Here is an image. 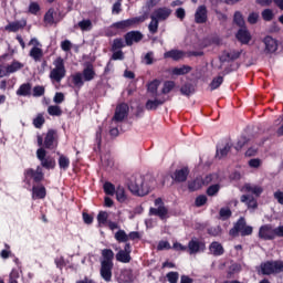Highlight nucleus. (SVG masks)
<instances>
[{
  "mask_svg": "<svg viewBox=\"0 0 283 283\" xmlns=\"http://www.w3.org/2000/svg\"><path fill=\"white\" fill-rule=\"evenodd\" d=\"M48 195L45 188L42 185L33 186L32 188V199L33 200H43Z\"/></svg>",
  "mask_w": 283,
  "mask_h": 283,
  "instance_id": "nucleus-21",
  "label": "nucleus"
},
{
  "mask_svg": "<svg viewBox=\"0 0 283 283\" xmlns=\"http://www.w3.org/2000/svg\"><path fill=\"white\" fill-rule=\"evenodd\" d=\"M129 113V106L125 103L119 104L115 109V115L113 117V123H123L127 118Z\"/></svg>",
  "mask_w": 283,
  "mask_h": 283,
  "instance_id": "nucleus-10",
  "label": "nucleus"
},
{
  "mask_svg": "<svg viewBox=\"0 0 283 283\" xmlns=\"http://www.w3.org/2000/svg\"><path fill=\"white\" fill-rule=\"evenodd\" d=\"M116 260L123 264H129L132 262V245L129 243H126L124 250H120L116 254Z\"/></svg>",
  "mask_w": 283,
  "mask_h": 283,
  "instance_id": "nucleus-11",
  "label": "nucleus"
},
{
  "mask_svg": "<svg viewBox=\"0 0 283 283\" xmlns=\"http://www.w3.org/2000/svg\"><path fill=\"white\" fill-rule=\"evenodd\" d=\"M186 53L181 50H171L164 53V59H172V61H180L185 59Z\"/></svg>",
  "mask_w": 283,
  "mask_h": 283,
  "instance_id": "nucleus-22",
  "label": "nucleus"
},
{
  "mask_svg": "<svg viewBox=\"0 0 283 283\" xmlns=\"http://www.w3.org/2000/svg\"><path fill=\"white\" fill-rule=\"evenodd\" d=\"M210 253L212 255H223L224 254V248L222 247V244L218 241H214L210 244L209 247Z\"/></svg>",
  "mask_w": 283,
  "mask_h": 283,
  "instance_id": "nucleus-30",
  "label": "nucleus"
},
{
  "mask_svg": "<svg viewBox=\"0 0 283 283\" xmlns=\"http://www.w3.org/2000/svg\"><path fill=\"white\" fill-rule=\"evenodd\" d=\"M48 114L50 116H62L63 109L59 105H51L48 107Z\"/></svg>",
  "mask_w": 283,
  "mask_h": 283,
  "instance_id": "nucleus-43",
  "label": "nucleus"
},
{
  "mask_svg": "<svg viewBox=\"0 0 283 283\" xmlns=\"http://www.w3.org/2000/svg\"><path fill=\"white\" fill-rule=\"evenodd\" d=\"M242 191H244L245 193H253V196H255L256 198H260V196H262V192L264 191V189L262 188V186H258V185H253V184H245L242 187Z\"/></svg>",
  "mask_w": 283,
  "mask_h": 283,
  "instance_id": "nucleus-17",
  "label": "nucleus"
},
{
  "mask_svg": "<svg viewBox=\"0 0 283 283\" xmlns=\"http://www.w3.org/2000/svg\"><path fill=\"white\" fill-rule=\"evenodd\" d=\"M54 67L50 72V78L53 83H61L65 78V62L62 57H57L53 61Z\"/></svg>",
  "mask_w": 283,
  "mask_h": 283,
  "instance_id": "nucleus-3",
  "label": "nucleus"
},
{
  "mask_svg": "<svg viewBox=\"0 0 283 283\" xmlns=\"http://www.w3.org/2000/svg\"><path fill=\"white\" fill-rule=\"evenodd\" d=\"M189 72H191V66L182 65L180 67L172 69L171 74H174L175 76H182L185 74H189Z\"/></svg>",
  "mask_w": 283,
  "mask_h": 283,
  "instance_id": "nucleus-36",
  "label": "nucleus"
},
{
  "mask_svg": "<svg viewBox=\"0 0 283 283\" xmlns=\"http://www.w3.org/2000/svg\"><path fill=\"white\" fill-rule=\"evenodd\" d=\"M122 280L123 282H126V283L134 282V274L132 273V270H124L122 272Z\"/></svg>",
  "mask_w": 283,
  "mask_h": 283,
  "instance_id": "nucleus-49",
  "label": "nucleus"
},
{
  "mask_svg": "<svg viewBox=\"0 0 283 283\" xmlns=\"http://www.w3.org/2000/svg\"><path fill=\"white\" fill-rule=\"evenodd\" d=\"M158 87H160V80H153L147 85V92L149 96H160V93H158Z\"/></svg>",
  "mask_w": 283,
  "mask_h": 283,
  "instance_id": "nucleus-24",
  "label": "nucleus"
},
{
  "mask_svg": "<svg viewBox=\"0 0 283 283\" xmlns=\"http://www.w3.org/2000/svg\"><path fill=\"white\" fill-rule=\"evenodd\" d=\"M36 158L40 160L41 166L44 167V169H54V167H56L54 158L48 156V153L43 148H39L36 150Z\"/></svg>",
  "mask_w": 283,
  "mask_h": 283,
  "instance_id": "nucleus-6",
  "label": "nucleus"
},
{
  "mask_svg": "<svg viewBox=\"0 0 283 283\" xmlns=\"http://www.w3.org/2000/svg\"><path fill=\"white\" fill-rule=\"evenodd\" d=\"M202 178L198 177L197 179L188 184V188L190 191H198V189H202Z\"/></svg>",
  "mask_w": 283,
  "mask_h": 283,
  "instance_id": "nucleus-39",
  "label": "nucleus"
},
{
  "mask_svg": "<svg viewBox=\"0 0 283 283\" xmlns=\"http://www.w3.org/2000/svg\"><path fill=\"white\" fill-rule=\"evenodd\" d=\"M155 207L157 208H150V216H158V218L165 220V218H167V213H169V210L166 209L165 203H163V199L157 198L155 200Z\"/></svg>",
  "mask_w": 283,
  "mask_h": 283,
  "instance_id": "nucleus-8",
  "label": "nucleus"
},
{
  "mask_svg": "<svg viewBox=\"0 0 283 283\" xmlns=\"http://www.w3.org/2000/svg\"><path fill=\"white\" fill-rule=\"evenodd\" d=\"M59 167L60 169L66 171V169L70 168V158H67L65 155H60Z\"/></svg>",
  "mask_w": 283,
  "mask_h": 283,
  "instance_id": "nucleus-44",
  "label": "nucleus"
},
{
  "mask_svg": "<svg viewBox=\"0 0 283 283\" xmlns=\"http://www.w3.org/2000/svg\"><path fill=\"white\" fill-rule=\"evenodd\" d=\"M169 283H178V279L180 277V274L178 272H169L166 275Z\"/></svg>",
  "mask_w": 283,
  "mask_h": 283,
  "instance_id": "nucleus-56",
  "label": "nucleus"
},
{
  "mask_svg": "<svg viewBox=\"0 0 283 283\" xmlns=\"http://www.w3.org/2000/svg\"><path fill=\"white\" fill-rule=\"evenodd\" d=\"M219 214L222 220H229L231 218V209L221 208Z\"/></svg>",
  "mask_w": 283,
  "mask_h": 283,
  "instance_id": "nucleus-58",
  "label": "nucleus"
},
{
  "mask_svg": "<svg viewBox=\"0 0 283 283\" xmlns=\"http://www.w3.org/2000/svg\"><path fill=\"white\" fill-rule=\"evenodd\" d=\"M151 17H154L158 21H167V19L171 17V9L167 7L158 8L151 13Z\"/></svg>",
  "mask_w": 283,
  "mask_h": 283,
  "instance_id": "nucleus-15",
  "label": "nucleus"
},
{
  "mask_svg": "<svg viewBox=\"0 0 283 283\" xmlns=\"http://www.w3.org/2000/svg\"><path fill=\"white\" fill-rule=\"evenodd\" d=\"M274 198L279 205H283V191L277 190L274 192Z\"/></svg>",
  "mask_w": 283,
  "mask_h": 283,
  "instance_id": "nucleus-64",
  "label": "nucleus"
},
{
  "mask_svg": "<svg viewBox=\"0 0 283 283\" xmlns=\"http://www.w3.org/2000/svg\"><path fill=\"white\" fill-rule=\"evenodd\" d=\"M262 275L283 273V261H268L260 265Z\"/></svg>",
  "mask_w": 283,
  "mask_h": 283,
  "instance_id": "nucleus-4",
  "label": "nucleus"
},
{
  "mask_svg": "<svg viewBox=\"0 0 283 283\" xmlns=\"http://www.w3.org/2000/svg\"><path fill=\"white\" fill-rule=\"evenodd\" d=\"M218 174H212L206 176V178L202 180L203 185H211V182H218Z\"/></svg>",
  "mask_w": 283,
  "mask_h": 283,
  "instance_id": "nucleus-55",
  "label": "nucleus"
},
{
  "mask_svg": "<svg viewBox=\"0 0 283 283\" xmlns=\"http://www.w3.org/2000/svg\"><path fill=\"white\" fill-rule=\"evenodd\" d=\"M195 92H196V86H193V84L191 83H187L180 88V93L184 96H191V94H195Z\"/></svg>",
  "mask_w": 283,
  "mask_h": 283,
  "instance_id": "nucleus-37",
  "label": "nucleus"
},
{
  "mask_svg": "<svg viewBox=\"0 0 283 283\" xmlns=\"http://www.w3.org/2000/svg\"><path fill=\"white\" fill-rule=\"evenodd\" d=\"M262 19L264 21H272L273 20V10L265 9L262 11Z\"/></svg>",
  "mask_w": 283,
  "mask_h": 283,
  "instance_id": "nucleus-60",
  "label": "nucleus"
},
{
  "mask_svg": "<svg viewBox=\"0 0 283 283\" xmlns=\"http://www.w3.org/2000/svg\"><path fill=\"white\" fill-rule=\"evenodd\" d=\"M57 138L59 135L55 133V130H49L44 137V147L46 149H54L57 145Z\"/></svg>",
  "mask_w": 283,
  "mask_h": 283,
  "instance_id": "nucleus-14",
  "label": "nucleus"
},
{
  "mask_svg": "<svg viewBox=\"0 0 283 283\" xmlns=\"http://www.w3.org/2000/svg\"><path fill=\"white\" fill-rule=\"evenodd\" d=\"M115 240L117 242H128L129 241V237L127 235V232H125V230H118L115 233Z\"/></svg>",
  "mask_w": 283,
  "mask_h": 283,
  "instance_id": "nucleus-46",
  "label": "nucleus"
},
{
  "mask_svg": "<svg viewBox=\"0 0 283 283\" xmlns=\"http://www.w3.org/2000/svg\"><path fill=\"white\" fill-rule=\"evenodd\" d=\"M187 176H189V169L181 168V169L175 171L172 178L177 182H185V180H187Z\"/></svg>",
  "mask_w": 283,
  "mask_h": 283,
  "instance_id": "nucleus-29",
  "label": "nucleus"
},
{
  "mask_svg": "<svg viewBox=\"0 0 283 283\" xmlns=\"http://www.w3.org/2000/svg\"><path fill=\"white\" fill-rule=\"evenodd\" d=\"M176 87V82L174 81H166L163 84L160 94H169Z\"/></svg>",
  "mask_w": 283,
  "mask_h": 283,
  "instance_id": "nucleus-40",
  "label": "nucleus"
},
{
  "mask_svg": "<svg viewBox=\"0 0 283 283\" xmlns=\"http://www.w3.org/2000/svg\"><path fill=\"white\" fill-rule=\"evenodd\" d=\"M61 49L63 50V52H70V50H72V42L70 40L62 41Z\"/></svg>",
  "mask_w": 283,
  "mask_h": 283,
  "instance_id": "nucleus-63",
  "label": "nucleus"
},
{
  "mask_svg": "<svg viewBox=\"0 0 283 283\" xmlns=\"http://www.w3.org/2000/svg\"><path fill=\"white\" fill-rule=\"evenodd\" d=\"M122 48H125V42L123 39H115L112 45V50L116 52V50H120Z\"/></svg>",
  "mask_w": 283,
  "mask_h": 283,
  "instance_id": "nucleus-57",
  "label": "nucleus"
},
{
  "mask_svg": "<svg viewBox=\"0 0 283 283\" xmlns=\"http://www.w3.org/2000/svg\"><path fill=\"white\" fill-rule=\"evenodd\" d=\"M259 238L261 240H275V238H283V224L277 228H273L270 223L261 226L259 229Z\"/></svg>",
  "mask_w": 283,
  "mask_h": 283,
  "instance_id": "nucleus-2",
  "label": "nucleus"
},
{
  "mask_svg": "<svg viewBox=\"0 0 283 283\" xmlns=\"http://www.w3.org/2000/svg\"><path fill=\"white\" fill-rule=\"evenodd\" d=\"M72 81L75 87H83V74L82 73H75L72 75Z\"/></svg>",
  "mask_w": 283,
  "mask_h": 283,
  "instance_id": "nucleus-48",
  "label": "nucleus"
},
{
  "mask_svg": "<svg viewBox=\"0 0 283 283\" xmlns=\"http://www.w3.org/2000/svg\"><path fill=\"white\" fill-rule=\"evenodd\" d=\"M241 202L247 205L248 209H258V200L254 199L251 195L241 196Z\"/></svg>",
  "mask_w": 283,
  "mask_h": 283,
  "instance_id": "nucleus-26",
  "label": "nucleus"
},
{
  "mask_svg": "<svg viewBox=\"0 0 283 283\" xmlns=\"http://www.w3.org/2000/svg\"><path fill=\"white\" fill-rule=\"evenodd\" d=\"M32 92V85H30V83H24L22 84L18 91H17V95L18 96H30V93Z\"/></svg>",
  "mask_w": 283,
  "mask_h": 283,
  "instance_id": "nucleus-33",
  "label": "nucleus"
},
{
  "mask_svg": "<svg viewBox=\"0 0 283 283\" xmlns=\"http://www.w3.org/2000/svg\"><path fill=\"white\" fill-rule=\"evenodd\" d=\"M145 65H153L154 63V52H148L145 54L144 59H143Z\"/></svg>",
  "mask_w": 283,
  "mask_h": 283,
  "instance_id": "nucleus-61",
  "label": "nucleus"
},
{
  "mask_svg": "<svg viewBox=\"0 0 283 283\" xmlns=\"http://www.w3.org/2000/svg\"><path fill=\"white\" fill-rule=\"evenodd\" d=\"M21 28H23V25H21V23L11 22L6 27V30H8L9 32H19V30H21Z\"/></svg>",
  "mask_w": 283,
  "mask_h": 283,
  "instance_id": "nucleus-53",
  "label": "nucleus"
},
{
  "mask_svg": "<svg viewBox=\"0 0 283 283\" xmlns=\"http://www.w3.org/2000/svg\"><path fill=\"white\" fill-rule=\"evenodd\" d=\"M150 23L148 25V30L150 34H156L158 32V25L160 23V20L156 19L154 15H150Z\"/></svg>",
  "mask_w": 283,
  "mask_h": 283,
  "instance_id": "nucleus-41",
  "label": "nucleus"
},
{
  "mask_svg": "<svg viewBox=\"0 0 283 283\" xmlns=\"http://www.w3.org/2000/svg\"><path fill=\"white\" fill-rule=\"evenodd\" d=\"M263 43L265 45V54H273V52H277V41L272 36H265L263 39Z\"/></svg>",
  "mask_w": 283,
  "mask_h": 283,
  "instance_id": "nucleus-16",
  "label": "nucleus"
},
{
  "mask_svg": "<svg viewBox=\"0 0 283 283\" xmlns=\"http://www.w3.org/2000/svg\"><path fill=\"white\" fill-rule=\"evenodd\" d=\"M19 70H23V63L19 61H13L12 64L7 65V72H9V74H14V72H19Z\"/></svg>",
  "mask_w": 283,
  "mask_h": 283,
  "instance_id": "nucleus-38",
  "label": "nucleus"
},
{
  "mask_svg": "<svg viewBox=\"0 0 283 283\" xmlns=\"http://www.w3.org/2000/svg\"><path fill=\"white\" fill-rule=\"evenodd\" d=\"M114 269V264L109 263H101V277H103L106 282H112V270Z\"/></svg>",
  "mask_w": 283,
  "mask_h": 283,
  "instance_id": "nucleus-18",
  "label": "nucleus"
},
{
  "mask_svg": "<svg viewBox=\"0 0 283 283\" xmlns=\"http://www.w3.org/2000/svg\"><path fill=\"white\" fill-rule=\"evenodd\" d=\"M146 19H147V17L142 15V17L123 20L119 22H115L113 24V28H116L117 30H127V28H132V25H136L138 23L145 22Z\"/></svg>",
  "mask_w": 283,
  "mask_h": 283,
  "instance_id": "nucleus-7",
  "label": "nucleus"
},
{
  "mask_svg": "<svg viewBox=\"0 0 283 283\" xmlns=\"http://www.w3.org/2000/svg\"><path fill=\"white\" fill-rule=\"evenodd\" d=\"M223 82H224V78L222 76H218V77L213 78L210 84V90H212V91L218 90V87H220Z\"/></svg>",
  "mask_w": 283,
  "mask_h": 283,
  "instance_id": "nucleus-52",
  "label": "nucleus"
},
{
  "mask_svg": "<svg viewBox=\"0 0 283 283\" xmlns=\"http://www.w3.org/2000/svg\"><path fill=\"white\" fill-rule=\"evenodd\" d=\"M234 23H237V25H244V18L242 17V13H240V11H237L234 13Z\"/></svg>",
  "mask_w": 283,
  "mask_h": 283,
  "instance_id": "nucleus-62",
  "label": "nucleus"
},
{
  "mask_svg": "<svg viewBox=\"0 0 283 283\" xmlns=\"http://www.w3.org/2000/svg\"><path fill=\"white\" fill-rule=\"evenodd\" d=\"M123 12V1L117 0L112 8V14H120Z\"/></svg>",
  "mask_w": 283,
  "mask_h": 283,
  "instance_id": "nucleus-54",
  "label": "nucleus"
},
{
  "mask_svg": "<svg viewBox=\"0 0 283 283\" xmlns=\"http://www.w3.org/2000/svg\"><path fill=\"white\" fill-rule=\"evenodd\" d=\"M237 39L242 43L243 45H248L251 41V33L247 29H240L237 33Z\"/></svg>",
  "mask_w": 283,
  "mask_h": 283,
  "instance_id": "nucleus-23",
  "label": "nucleus"
},
{
  "mask_svg": "<svg viewBox=\"0 0 283 283\" xmlns=\"http://www.w3.org/2000/svg\"><path fill=\"white\" fill-rule=\"evenodd\" d=\"M25 182L30 185V178H33L34 182H41L43 180V169L38 167L36 170L29 168L24 172Z\"/></svg>",
  "mask_w": 283,
  "mask_h": 283,
  "instance_id": "nucleus-12",
  "label": "nucleus"
},
{
  "mask_svg": "<svg viewBox=\"0 0 283 283\" xmlns=\"http://www.w3.org/2000/svg\"><path fill=\"white\" fill-rule=\"evenodd\" d=\"M154 99H148L146 102V109L148 111H154L158 109L160 105H164V103L167 101L165 97H159V96H153Z\"/></svg>",
  "mask_w": 283,
  "mask_h": 283,
  "instance_id": "nucleus-19",
  "label": "nucleus"
},
{
  "mask_svg": "<svg viewBox=\"0 0 283 283\" xmlns=\"http://www.w3.org/2000/svg\"><path fill=\"white\" fill-rule=\"evenodd\" d=\"M45 25H54L56 23V11L54 9H49L44 14Z\"/></svg>",
  "mask_w": 283,
  "mask_h": 283,
  "instance_id": "nucleus-31",
  "label": "nucleus"
},
{
  "mask_svg": "<svg viewBox=\"0 0 283 283\" xmlns=\"http://www.w3.org/2000/svg\"><path fill=\"white\" fill-rule=\"evenodd\" d=\"M208 19H209V11L207 10V6L205 4L199 6L195 12V22L207 23Z\"/></svg>",
  "mask_w": 283,
  "mask_h": 283,
  "instance_id": "nucleus-13",
  "label": "nucleus"
},
{
  "mask_svg": "<svg viewBox=\"0 0 283 283\" xmlns=\"http://www.w3.org/2000/svg\"><path fill=\"white\" fill-rule=\"evenodd\" d=\"M33 125L36 129H41L43 125H45V117L43 114H38L36 117L33 119Z\"/></svg>",
  "mask_w": 283,
  "mask_h": 283,
  "instance_id": "nucleus-47",
  "label": "nucleus"
},
{
  "mask_svg": "<svg viewBox=\"0 0 283 283\" xmlns=\"http://www.w3.org/2000/svg\"><path fill=\"white\" fill-rule=\"evenodd\" d=\"M117 202H126L127 201V192H125V188L123 186H118L115 190Z\"/></svg>",
  "mask_w": 283,
  "mask_h": 283,
  "instance_id": "nucleus-34",
  "label": "nucleus"
},
{
  "mask_svg": "<svg viewBox=\"0 0 283 283\" xmlns=\"http://www.w3.org/2000/svg\"><path fill=\"white\" fill-rule=\"evenodd\" d=\"M29 56L33 59V61L39 62L43 59V49L41 46H33L29 53Z\"/></svg>",
  "mask_w": 283,
  "mask_h": 283,
  "instance_id": "nucleus-32",
  "label": "nucleus"
},
{
  "mask_svg": "<svg viewBox=\"0 0 283 283\" xmlns=\"http://www.w3.org/2000/svg\"><path fill=\"white\" fill-rule=\"evenodd\" d=\"M218 191H220L219 184L212 185V186L208 187V189H207L208 196H217Z\"/></svg>",
  "mask_w": 283,
  "mask_h": 283,
  "instance_id": "nucleus-59",
  "label": "nucleus"
},
{
  "mask_svg": "<svg viewBox=\"0 0 283 283\" xmlns=\"http://www.w3.org/2000/svg\"><path fill=\"white\" fill-rule=\"evenodd\" d=\"M77 28H80L82 32H90L94 25L92 24V20L84 19L77 23Z\"/></svg>",
  "mask_w": 283,
  "mask_h": 283,
  "instance_id": "nucleus-35",
  "label": "nucleus"
},
{
  "mask_svg": "<svg viewBox=\"0 0 283 283\" xmlns=\"http://www.w3.org/2000/svg\"><path fill=\"white\" fill-rule=\"evenodd\" d=\"M231 151V144L227 143L222 148L217 147V158H224Z\"/></svg>",
  "mask_w": 283,
  "mask_h": 283,
  "instance_id": "nucleus-42",
  "label": "nucleus"
},
{
  "mask_svg": "<svg viewBox=\"0 0 283 283\" xmlns=\"http://www.w3.org/2000/svg\"><path fill=\"white\" fill-rule=\"evenodd\" d=\"M102 258L101 264H114V251L109 249L102 250Z\"/></svg>",
  "mask_w": 283,
  "mask_h": 283,
  "instance_id": "nucleus-27",
  "label": "nucleus"
},
{
  "mask_svg": "<svg viewBox=\"0 0 283 283\" xmlns=\"http://www.w3.org/2000/svg\"><path fill=\"white\" fill-rule=\"evenodd\" d=\"M82 76L84 81L90 82L94 81V77L96 76V72L94 71V66L92 64H88L82 73Z\"/></svg>",
  "mask_w": 283,
  "mask_h": 283,
  "instance_id": "nucleus-28",
  "label": "nucleus"
},
{
  "mask_svg": "<svg viewBox=\"0 0 283 283\" xmlns=\"http://www.w3.org/2000/svg\"><path fill=\"white\" fill-rule=\"evenodd\" d=\"M240 233L241 235H251L253 233V227L247 226L244 218H241L234 227L230 230V235L235 238Z\"/></svg>",
  "mask_w": 283,
  "mask_h": 283,
  "instance_id": "nucleus-5",
  "label": "nucleus"
},
{
  "mask_svg": "<svg viewBox=\"0 0 283 283\" xmlns=\"http://www.w3.org/2000/svg\"><path fill=\"white\" fill-rule=\"evenodd\" d=\"M20 276L19 269H13L9 274V283H19Z\"/></svg>",
  "mask_w": 283,
  "mask_h": 283,
  "instance_id": "nucleus-50",
  "label": "nucleus"
},
{
  "mask_svg": "<svg viewBox=\"0 0 283 283\" xmlns=\"http://www.w3.org/2000/svg\"><path fill=\"white\" fill-rule=\"evenodd\" d=\"M109 218V214L106 211H101L97 214V222L99 227H105V224H108L107 220Z\"/></svg>",
  "mask_w": 283,
  "mask_h": 283,
  "instance_id": "nucleus-45",
  "label": "nucleus"
},
{
  "mask_svg": "<svg viewBox=\"0 0 283 283\" xmlns=\"http://www.w3.org/2000/svg\"><path fill=\"white\" fill-rule=\"evenodd\" d=\"M240 51L223 52L220 56V61L222 63H227V61H235L237 59H240Z\"/></svg>",
  "mask_w": 283,
  "mask_h": 283,
  "instance_id": "nucleus-25",
  "label": "nucleus"
},
{
  "mask_svg": "<svg viewBox=\"0 0 283 283\" xmlns=\"http://www.w3.org/2000/svg\"><path fill=\"white\" fill-rule=\"evenodd\" d=\"M104 191L107 196H114V193H116V187H114V184L112 182H105Z\"/></svg>",
  "mask_w": 283,
  "mask_h": 283,
  "instance_id": "nucleus-51",
  "label": "nucleus"
},
{
  "mask_svg": "<svg viewBox=\"0 0 283 283\" xmlns=\"http://www.w3.org/2000/svg\"><path fill=\"white\" fill-rule=\"evenodd\" d=\"M143 40V34L138 31H130L125 35L126 45H134Z\"/></svg>",
  "mask_w": 283,
  "mask_h": 283,
  "instance_id": "nucleus-20",
  "label": "nucleus"
},
{
  "mask_svg": "<svg viewBox=\"0 0 283 283\" xmlns=\"http://www.w3.org/2000/svg\"><path fill=\"white\" fill-rule=\"evenodd\" d=\"M126 185L134 196H147L151 189V186H148L145 181V177L138 174L130 176Z\"/></svg>",
  "mask_w": 283,
  "mask_h": 283,
  "instance_id": "nucleus-1",
  "label": "nucleus"
},
{
  "mask_svg": "<svg viewBox=\"0 0 283 283\" xmlns=\"http://www.w3.org/2000/svg\"><path fill=\"white\" fill-rule=\"evenodd\" d=\"M207 249L205 241L198 238H192L188 243V252L190 255H196V253H202Z\"/></svg>",
  "mask_w": 283,
  "mask_h": 283,
  "instance_id": "nucleus-9",
  "label": "nucleus"
}]
</instances>
